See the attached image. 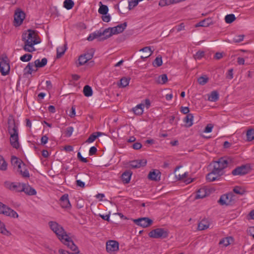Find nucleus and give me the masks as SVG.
Instances as JSON below:
<instances>
[{
  "instance_id": "28",
  "label": "nucleus",
  "mask_w": 254,
  "mask_h": 254,
  "mask_svg": "<svg viewBox=\"0 0 254 254\" xmlns=\"http://www.w3.org/2000/svg\"><path fill=\"white\" fill-rule=\"evenodd\" d=\"M102 135V133L100 132H96L91 134L88 139L86 140V142L90 143L95 141V140L99 136Z\"/></svg>"
},
{
  "instance_id": "63",
  "label": "nucleus",
  "mask_w": 254,
  "mask_h": 254,
  "mask_svg": "<svg viewBox=\"0 0 254 254\" xmlns=\"http://www.w3.org/2000/svg\"><path fill=\"white\" fill-rule=\"evenodd\" d=\"M248 234L254 238V227H250L248 230Z\"/></svg>"
},
{
  "instance_id": "57",
  "label": "nucleus",
  "mask_w": 254,
  "mask_h": 254,
  "mask_svg": "<svg viewBox=\"0 0 254 254\" xmlns=\"http://www.w3.org/2000/svg\"><path fill=\"white\" fill-rule=\"evenodd\" d=\"M142 144L139 142H135L132 145V147L135 150L139 149L141 148Z\"/></svg>"
},
{
  "instance_id": "9",
  "label": "nucleus",
  "mask_w": 254,
  "mask_h": 254,
  "mask_svg": "<svg viewBox=\"0 0 254 254\" xmlns=\"http://www.w3.org/2000/svg\"><path fill=\"white\" fill-rule=\"evenodd\" d=\"M10 65L7 57L0 59V71L3 76L9 74Z\"/></svg>"
},
{
  "instance_id": "62",
  "label": "nucleus",
  "mask_w": 254,
  "mask_h": 254,
  "mask_svg": "<svg viewBox=\"0 0 254 254\" xmlns=\"http://www.w3.org/2000/svg\"><path fill=\"white\" fill-rule=\"evenodd\" d=\"M48 139L49 138L47 135L43 136L41 139V143L43 144H46L48 142Z\"/></svg>"
},
{
  "instance_id": "20",
  "label": "nucleus",
  "mask_w": 254,
  "mask_h": 254,
  "mask_svg": "<svg viewBox=\"0 0 254 254\" xmlns=\"http://www.w3.org/2000/svg\"><path fill=\"white\" fill-rule=\"evenodd\" d=\"M148 178L153 181H158L160 178V172L158 170H154L149 172Z\"/></svg>"
},
{
  "instance_id": "35",
  "label": "nucleus",
  "mask_w": 254,
  "mask_h": 254,
  "mask_svg": "<svg viewBox=\"0 0 254 254\" xmlns=\"http://www.w3.org/2000/svg\"><path fill=\"white\" fill-rule=\"evenodd\" d=\"M0 233L7 236H9L11 234V233L5 228L4 224L1 221H0Z\"/></svg>"
},
{
  "instance_id": "25",
  "label": "nucleus",
  "mask_w": 254,
  "mask_h": 254,
  "mask_svg": "<svg viewBox=\"0 0 254 254\" xmlns=\"http://www.w3.org/2000/svg\"><path fill=\"white\" fill-rule=\"evenodd\" d=\"M11 163L14 165H17L18 169H21L22 167H24V168L25 167V164L22 163L21 160H19L18 158L15 156H12L11 157Z\"/></svg>"
},
{
  "instance_id": "45",
  "label": "nucleus",
  "mask_w": 254,
  "mask_h": 254,
  "mask_svg": "<svg viewBox=\"0 0 254 254\" xmlns=\"http://www.w3.org/2000/svg\"><path fill=\"white\" fill-rule=\"evenodd\" d=\"M162 64V59L161 57H157L153 62V65L155 67L160 66Z\"/></svg>"
},
{
  "instance_id": "60",
  "label": "nucleus",
  "mask_w": 254,
  "mask_h": 254,
  "mask_svg": "<svg viewBox=\"0 0 254 254\" xmlns=\"http://www.w3.org/2000/svg\"><path fill=\"white\" fill-rule=\"evenodd\" d=\"M76 186L80 188H83L85 187V183L80 180L76 181Z\"/></svg>"
},
{
  "instance_id": "26",
  "label": "nucleus",
  "mask_w": 254,
  "mask_h": 254,
  "mask_svg": "<svg viewBox=\"0 0 254 254\" xmlns=\"http://www.w3.org/2000/svg\"><path fill=\"white\" fill-rule=\"evenodd\" d=\"M193 116L191 114H188L184 119V122L188 127H190L193 125Z\"/></svg>"
},
{
  "instance_id": "27",
  "label": "nucleus",
  "mask_w": 254,
  "mask_h": 254,
  "mask_svg": "<svg viewBox=\"0 0 254 254\" xmlns=\"http://www.w3.org/2000/svg\"><path fill=\"white\" fill-rule=\"evenodd\" d=\"M212 20L211 18H206L195 25V27H207L212 24Z\"/></svg>"
},
{
  "instance_id": "59",
  "label": "nucleus",
  "mask_w": 254,
  "mask_h": 254,
  "mask_svg": "<svg viewBox=\"0 0 254 254\" xmlns=\"http://www.w3.org/2000/svg\"><path fill=\"white\" fill-rule=\"evenodd\" d=\"M102 19L104 22H108L110 21L111 17L109 15H103L102 16Z\"/></svg>"
},
{
  "instance_id": "64",
  "label": "nucleus",
  "mask_w": 254,
  "mask_h": 254,
  "mask_svg": "<svg viewBox=\"0 0 254 254\" xmlns=\"http://www.w3.org/2000/svg\"><path fill=\"white\" fill-rule=\"evenodd\" d=\"M177 31L178 32L181 31L185 29V25L184 23H181L179 25L176 27Z\"/></svg>"
},
{
  "instance_id": "22",
  "label": "nucleus",
  "mask_w": 254,
  "mask_h": 254,
  "mask_svg": "<svg viewBox=\"0 0 254 254\" xmlns=\"http://www.w3.org/2000/svg\"><path fill=\"white\" fill-rule=\"evenodd\" d=\"M234 241V239L232 237H227L222 239L219 244L220 245H223V247H226L230 245Z\"/></svg>"
},
{
  "instance_id": "3",
  "label": "nucleus",
  "mask_w": 254,
  "mask_h": 254,
  "mask_svg": "<svg viewBox=\"0 0 254 254\" xmlns=\"http://www.w3.org/2000/svg\"><path fill=\"white\" fill-rule=\"evenodd\" d=\"M213 163V168L206 177L208 182H213L218 180L219 177L224 174L223 169L227 167L228 162L224 158H221L218 161H214Z\"/></svg>"
},
{
  "instance_id": "54",
  "label": "nucleus",
  "mask_w": 254,
  "mask_h": 254,
  "mask_svg": "<svg viewBox=\"0 0 254 254\" xmlns=\"http://www.w3.org/2000/svg\"><path fill=\"white\" fill-rule=\"evenodd\" d=\"M213 126L212 124H208L204 128V132L205 133H209L212 131Z\"/></svg>"
},
{
  "instance_id": "41",
  "label": "nucleus",
  "mask_w": 254,
  "mask_h": 254,
  "mask_svg": "<svg viewBox=\"0 0 254 254\" xmlns=\"http://www.w3.org/2000/svg\"><path fill=\"white\" fill-rule=\"evenodd\" d=\"M236 19L235 16L234 14H227L225 17V20L227 23H231Z\"/></svg>"
},
{
  "instance_id": "29",
  "label": "nucleus",
  "mask_w": 254,
  "mask_h": 254,
  "mask_svg": "<svg viewBox=\"0 0 254 254\" xmlns=\"http://www.w3.org/2000/svg\"><path fill=\"white\" fill-rule=\"evenodd\" d=\"M219 99V94L216 91H212L209 95L208 100L211 102H216Z\"/></svg>"
},
{
  "instance_id": "7",
  "label": "nucleus",
  "mask_w": 254,
  "mask_h": 254,
  "mask_svg": "<svg viewBox=\"0 0 254 254\" xmlns=\"http://www.w3.org/2000/svg\"><path fill=\"white\" fill-rule=\"evenodd\" d=\"M0 213L12 218H18V214L16 211L0 202Z\"/></svg>"
},
{
  "instance_id": "37",
  "label": "nucleus",
  "mask_w": 254,
  "mask_h": 254,
  "mask_svg": "<svg viewBox=\"0 0 254 254\" xmlns=\"http://www.w3.org/2000/svg\"><path fill=\"white\" fill-rule=\"evenodd\" d=\"M83 93L86 97H90L92 95L93 91L91 87L89 85H85L83 88Z\"/></svg>"
},
{
  "instance_id": "21",
  "label": "nucleus",
  "mask_w": 254,
  "mask_h": 254,
  "mask_svg": "<svg viewBox=\"0 0 254 254\" xmlns=\"http://www.w3.org/2000/svg\"><path fill=\"white\" fill-rule=\"evenodd\" d=\"M132 172L130 171H126L122 175V180L124 184H127L130 182Z\"/></svg>"
},
{
  "instance_id": "39",
  "label": "nucleus",
  "mask_w": 254,
  "mask_h": 254,
  "mask_svg": "<svg viewBox=\"0 0 254 254\" xmlns=\"http://www.w3.org/2000/svg\"><path fill=\"white\" fill-rule=\"evenodd\" d=\"M7 168V163L6 162L3 157L0 155V170L5 171Z\"/></svg>"
},
{
  "instance_id": "13",
  "label": "nucleus",
  "mask_w": 254,
  "mask_h": 254,
  "mask_svg": "<svg viewBox=\"0 0 254 254\" xmlns=\"http://www.w3.org/2000/svg\"><path fill=\"white\" fill-rule=\"evenodd\" d=\"M25 17V14L23 11L21 10L16 11L14 17V25L15 26H20L23 22Z\"/></svg>"
},
{
  "instance_id": "58",
  "label": "nucleus",
  "mask_w": 254,
  "mask_h": 254,
  "mask_svg": "<svg viewBox=\"0 0 254 254\" xmlns=\"http://www.w3.org/2000/svg\"><path fill=\"white\" fill-rule=\"evenodd\" d=\"M97 148L95 146L91 147L89 151V154L90 156L94 155L97 152Z\"/></svg>"
},
{
  "instance_id": "49",
  "label": "nucleus",
  "mask_w": 254,
  "mask_h": 254,
  "mask_svg": "<svg viewBox=\"0 0 254 254\" xmlns=\"http://www.w3.org/2000/svg\"><path fill=\"white\" fill-rule=\"evenodd\" d=\"M244 37L245 35L243 34L237 35L233 38V42L234 43H240L243 41Z\"/></svg>"
},
{
  "instance_id": "48",
  "label": "nucleus",
  "mask_w": 254,
  "mask_h": 254,
  "mask_svg": "<svg viewBox=\"0 0 254 254\" xmlns=\"http://www.w3.org/2000/svg\"><path fill=\"white\" fill-rule=\"evenodd\" d=\"M85 56H84V55H81L79 56L78 58L79 65H83L84 64L87 62V60L85 58Z\"/></svg>"
},
{
  "instance_id": "10",
  "label": "nucleus",
  "mask_w": 254,
  "mask_h": 254,
  "mask_svg": "<svg viewBox=\"0 0 254 254\" xmlns=\"http://www.w3.org/2000/svg\"><path fill=\"white\" fill-rule=\"evenodd\" d=\"M22 184L19 183H11L10 182H4V186L9 190L15 192H21Z\"/></svg>"
},
{
  "instance_id": "1",
  "label": "nucleus",
  "mask_w": 254,
  "mask_h": 254,
  "mask_svg": "<svg viewBox=\"0 0 254 254\" xmlns=\"http://www.w3.org/2000/svg\"><path fill=\"white\" fill-rule=\"evenodd\" d=\"M49 226L51 229L56 234L61 242L66 245L71 251L76 250L77 247L67 235L66 232L61 225L55 221H50Z\"/></svg>"
},
{
  "instance_id": "32",
  "label": "nucleus",
  "mask_w": 254,
  "mask_h": 254,
  "mask_svg": "<svg viewBox=\"0 0 254 254\" xmlns=\"http://www.w3.org/2000/svg\"><path fill=\"white\" fill-rule=\"evenodd\" d=\"M140 51H142L144 53H148V54H146L145 56H141L140 57L141 59L143 60H144L145 59L148 58L149 56L151 55L153 53V51H151L150 48L149 47H145L139 50Z\"/></svg>"
},
{
  "instance_id": "56",
  "label": "nucleus",
  "mask_w": 254,
  "mask_h": 254,
  "mask_svg": "<svg viewBox=\"0 0 254 254\" xmlns=\"http://www.w3.org/2000/svg\"><path fill=\"white\" fill-rule=\"evenodd\" d=\"M77 158L80 160V161L82 162L87 163L88 162V160L86 158L82 156L80 152L77 153Z\"/></svg>"
},
{
  "instance_id": "38",
  "label": "nucleus",
  "mask_w": 254,
  "mask_h": 254,
  "mask_svg": "<svg viewBox=\"0 0 254 254\" xmlns=\"http://www.w3.org/2000/svg\"><path fill=\"white\" fill-rule=\"evenodd\" d=\"M101 32L98 31H96L93 33H91L87 38L89 41H92L94 39L100 37Z\"/></svg>"
},
{
  "instance_id": "40",
  "label": "nucleus",
  "mask_w": 254,
  "mask_h": 254,
  "mask_svg": "<svg viewBox=\"0 0 254 254\" xmlns=\"http://www.w3.org/2000/svg\"><path fill=\"white\" fill-rule=\"evenodd\" d=\"M247 140L249 141H252L254 139V129H250L247 132Z\"/></svg>"
},
{
  "instance_id": "31",
  "label": "nucleus",
  "mask_w": 254,
  "mask_h": 254,
  "mask_svg": "<svg viewBox=\"0 0 254 254\" xmlns=\"http://www.w3.org/2000/svg\"><path fill=\"white\" fill-rule=\"evenodd\" d=\"M206 196V191L205 189L202 188L198 190L195 196V199L202 198Z\"/></svg>"
},
{
  "instance_id": "18",
  "label": "nucleus",
  "mask_w": 254,
  "mask_h": 254,
  "mask_svg": "<svg viewBox=\"0 0 254 254\" xmlns=\"http://www.w3.org/2000/svg\"><path fill=\"white\" fill-rule=\"evenodd\" d=\"M24 192L25 193L28 195H35L36 194V191L35 189L31 188L29 186H27L25 184H22L21 192Z\"/></svg>"
},
{
  "instance_id": "4",
  "label": "nucleus",
  "mask_w": 254,
  "mask_h": 254,
  "mask_svg": "<svg viewBox=\"0 0 254 254\" xmlns=\"http://www.w3.org/2000/svg\"><path fill=\"white\" fill-rule=\"evenodd\" d=\"M8 132L10 134V144L13 148L18 149L20 146L18 139V127L15 125L13 120L8 119Z\"/></svg>"
},
{
  "instance_id": "43",
  "label": "nucleus",
  "mask_w": 254,
  "mask_h": 254,
  "mask_svg": "<svg viewBox=\"0 0 254 254\" xmlns=\"http://www.w3.org/2000/svg\"><path fill=\"white\" fill-rule=\"evenodd\" d=\"M108 7L106 5H102L100 6L99 9H98V12L100 14L105 15L108 12Z\"/></svg>"
},
{
  "instance_id": "34",
  "label": "nucleus",
  "mask_w": 254,
  "mask_h": 254,
  "mask_svg": "<svg viewBox=\"0 0 254 254\" xmlns=\"http://www.w3.org/2000/svg\"><path fill=\"white\" fill-rule=\"evenodd\" d=\"M74 5V2L72 0H65L63 2V6L67 10L72 8Z\"/></svg>"
},
{
  "instance_id": "14",
  "label": "nucleus",
  "mask_w": 254,
  "mask_h": 254,
  "mask_svg": "<svg viewBox=\"0 0 254 254\" xmlns=\"http://www.w3.org/2000/svg\"><path fill=\"white\" fill-rule=\"evenodd\" d=\"M119 250V243L114 240H110L106 243V250L108 253H112Z\"/></svg>"
},
{
  "instance_id": "53",
  "label": "nucleus",
  "mask_w": 254,
  "mask_h": 254,
  "mask_svg": "<svg viewBox=\"0 0 254 254\" xmlns=\"http://www.w3.org/2000/svg\"><path fill=\"white\" fill-rule=\"evenodd\" d=\"M73 127H68L66 128L65 135L67 137H70L73 131Z\"/></svg>"
},
{
  "instance_id": "55",
  "label": "nucleus",
  "mask_w": 254,
  "mask_h": 254,
  "mask_svg": "<svg viewBox=\"0 0 254 254\" xmlns=\"http://www.w3.org/2000/svg\"><path fill=\"white\" fill-rule=\"evenodd\" d=\"M226 77L228 79H231L233 78V69L232 68L229 69L226 74Z\"/></svg>"
},
{
  "instance_id": "61",
  "label": "nucleus",
  "mask_w": 254,
  "mask_h": 254,
  "mask_svg": "<svg viewBox=\"0 0 254 254\" xmlns=\"http://www.w3.org/2000/svg\"><path fill=\"white\" fill-rule=\"evenodd\" d=\"M181 111L184 114H188L190 109L188 107H182Z\"/></svg>"
},
{
  "instance_id": "50",
  "label": "nucleus",
  "mask_w": 254,
  "mask_h": 254,
  "mask_svg": "<svg viewBox=\"0 0 254 254\" xmlns=\"http://www.w3.org/2000/svg\"><path fill=\"white\" fill-rule=\"evenodd\" d=\"M139 2V0H131L128 2V8L131 9L136 6Z\"/></svg>"
},
{
  "instance_id": "17",
  "label": "nucleus",
  "mask_w": 254,
  "mask_h": 254,
  "mask_svg": "<svg viewBox=\"0 0 254 254\" xmlns=\"http://www.w3.org/2000/svg\"><path fill=\"white\" fill-rule=\"evenodd\" d=\"M127 26V23L124 22L122 24H119L116 26L112 27V33L114 35L118 34L123 32Z\"/></svg>"
},
{
  "instance_id": "51",
  "label": "nucleus",
  "mask_w": 254,
  "mask_h": 254,
  "mask_svg": "<svg viewBox=\"0 0 254 254\" xmlns=\"http://www.w3.org/2000/svg\"><path fill=\"white\" fill-rule=\"evenodd\" d=\"M18 171L22 175L23 177L28 178L29 177V171L27 169H25L24 171L22 170V168L20 169H18Z\"/></svg>"
},
{
  "instance_id": "8",
  "label": "nucleus",
  "mask_w": 254,
  "mask_h": 254,
  "mask_svg": "<svg viewBox=\"0 0 254 254\" xmlns=\"http://www.w3.org/2000/svg\"><path fill=\"white\" fill-rule=\"evenodd\" d=\"M234 197L235 196L232 192L224 194L220 197L218 202L222 205H231L234 203L235 200H234Z\"/></svg>"
},
{
  "instance_id": "46",
  "label": "nucleus",
  "mask_w": 254,
  "mask_h": 254,
  "mask_svg": "<svg viewBox=\"0 0 254 254\" xmlns=\"http://www.w3.org/2000/svg\"><path fill=\"white\" fill-rule=\"evenodd\" d=\"M130 81V78L123 77L120 80L121 86L123 87H125L127 86Z\"/></svg>"
},
{
  "instance_id": "47",
  "label": "nucleus",
  "mask_w": 254,
  "mask_h": 254,
  "mask_svg": "<svg viewBox=\"0 0 254 254\" xmlns=\"http://www.w3.org/2000/svg\"><path fill=\"white\" fill-rule=\"evenodd\" d=\"M233 191L236 194L241 195L244 194L245 192V190L239 186L234 187Z\"/></svg>"
},
{
  "instance_id": "23",
  "label": "nucleus",
  "mask_w": 254,
  "mask_h": 254,
  "mask_svg": "<svg viewBox=\"0 0 254 254\" xmlns=\"http://www.w3.org/2000/svg\"><path fill=\"white\" fill-rule=\"evenodd\" d=\"M210 224L207 219H202L198 224V230H204L209 228Z\"/></svg>"
},
{
  "instance_id": "24",
  "label": "nucleus",
  "mask_w": 254,
  "mask_h": 254,
  "mask_svg": "<svg viewBox=\"0 0 254 254\" xmlns=\"http://www.w3.org/2000/svg\"><path fill=\"white\" fill-rule=\"evenodd\" d=\"M67 44H64L63 46L59 47L57 48V58H61L65 53L67 49Z\"/></svg>"
},
{
  "instance_id": "30",
  "label": "nucleus",
  "mask_w": 254,
  "mask_h": 254,
  "mask_svg": "<svg viewBox=\"0 0 254 254\" xmlns=\"http://www.w3.org/2000/svg\"><path fill=\"white\" fill-rule=\"evenodd\" d=\"M143 107L144 105L142 104L137 105L132 109L134 113L136 115H141L143 112Z\"/></svg>"
},
{
  "instance_id": "52",
  "label": "nucleus",
  "mask_w": 254,
  "mask_h": 254,
  "mask_svg": "<svg viewBox=\"0 0 254 254\" xmlns=\"http://www.w3.org/2000/svg\"><path fill=\"white\" fill-rule=\"evenodd\" d=\"M204 56L203 51H199L194 55V58L196 60H200Z\"/></svg>"
},
{
  "instance_id": "19",
  "label": "nucleus",
  "mask_w": 254,
  "mask_h": 254,
  "mask_svg": "<svg viewBox=\"0 0 254 254\" xmlns=\"http://www.w3.org/2000/svg\"><path fill=\"white\" fill-rule=\"evenodd\" d=\"M99 32H101L100 37L102 36H104V37L102 38V40L106 39L112 36L113 35H114L112 33V27L107 28L105 30L100 29Z\"/></svg>"
},
{
  "instance_id": "2",
  "label": "nucleus",
  "mask_w": 254,
  "mask_h": 254,
  "mask_svg": "<svg viewBox=\"0 0 254 254\" xmlns=\"http://www.w3.org/2000/svg\"><path fill=\"white\" fill-rule=\"evenodd\" d=\"M37 34L34 30L28 29L22 36V40L24 42L23 50L27 52L32 53L36 51L34 45L40 43L37 38Z\"/></svg>"
},
{
  "instance_id": "16",
  "label": "nucleus",
  "mask_w": 254,
  "mask_h": 254,
  "mask_svg": "<svg viewBox=\"0 0 254 254\" xmlns=\"http://www.w3.org/2000/svg\"><path fill=\"white\" fill-rule=\"evenodd\" d=\"M60 204L62 207L64 208H70L71 205L68 199V195L64 194L60 198Z\"/></svg>"
},
{
  "instance_id": "36",
  "label": "nucleus",
  "mask_w": 254,
  "mask_h": 254,
  "mask_svg": "<svg viewBox=\"0 0 254 254\" xmlns=\"http://www.w3.org/2000/svg\"><path fill=\"white\" fill-rule=\"evenodd\" d=\"M174 4V0H160L159 1L158 5L161 7H164Z\"/></svg>"
},
{
  "instance_id": "11",
  "label": "nucleus",
  "mask_w": 254,
  "mask_h": 254,
  "mask_svg": "<svg viewBox=\"0 0 254 254\" xmlns=\"http://www.w3.org/2000/svg\"><path fill=\"white\" fill-rule=\"evenodd\" d=\"M249 172V167L246 165H242L237 167L232 172L233 176H243L248 174Z\"/></svg>"
},
{
  "instance_id": "33",
  "label": "nucleus",
  "mask_w": 254,
  "mask_h": 254,
  "mask_svg": "<svg viewBox=\"0 0 254 254\" xmlns=\"http://www.w3.org/2000/svg\"><path fill=\"white\" fill-rule=\"evenodd\" d=\"M168 80L167 75L166 74H162L159 76L156 80V82L158 84H164L167 82Z\"/></svg>"
},
{
  "instance_id": "15",
  "label": "nucleus",
  "mask_w": 254,
  "mask_h": 254,
  "mask_svg": "<svg viewBox=\"0 0 254 254\" xmlns=\"http://www.w3.org/2000/svg\"><path fill=\"white\" fill-rule=\"evenodd\" d=\"M146 163L147 161L145 159L136 160L130 161L129 162V166L133 169L139 168L141 167L145 166Z\"/></svg>"
},
{
  "instance_id": "12",
  "label": "nucleus",
  "mask_w": 254,
  "mask_h": 254,
  "mask_svg": "<svg viewBox=\"0 0 254 254\" xmlns=\"http://www.w3.org/2000/svg\"><path fill=\"white\" fill-rule=\"evenodd\" d=\"M134 222L137 225L146 228L151 225L153 221L147 217H142L133 220Z\"/></svg>"
},
{
  "instance_id": "5",
  "label": "nucleus",
  "mask_w": 254,
  "mask_h": 254,
  "mask_svg": "<svg viewBox=\"0 0 254 254\" xmlns=\"http://www.w3.org/2000/svg\"><path fill=\"white\" fill-rule=\"evenodd\" d=\"M47 59L46 58H43L41 61L39 59L36 60L34 63H29L24 68L25 74H31L33 71L36 72L38 68L45 66L47 64Z\"/></svg>"
},
{
  "instance_id": "42",
  "label": "nucleus",
  "mask_w": 254,
  "mask_h": 254,
  "mask_svg": "<svg viewBox=\"0 0 254 254\" xmlns=\"http://www.w3.org/2000/svg\"><path fill=\"white\" fill-rule=\"evenodd\" d=\"M32 58V55L30 54H26L20 58V60L23 62H29Z\"/></svg>"
},
{
  "instance_id": "6",
  "label": "nucleus",
  "mask_w": 254,
  "mask_h": 254,
  "mask_svg": "<svg viewBox=\"0 0 254 254\" xmlns=\"http://www.w3.org/2000/svg\"><path fill=\"white\" fill-rule=\"evenodd\" d=\"M169 232L163 228H156L151 231L148 235L150 238L159 239L166 238L168 236Z\"/></svg>"
},
{
  "instance_id": "44",
  "label": "nucleus",
  "mask_w": 254,
  "mask_h": 254,
  "mask_svg": "<svg viewBox=\"0 0 254 254\" xmlns=\"http://www.w3.org/2000/svg\"><path fill=\"white\" fill-rule=\"evenodd\" d=\"M197 81L199 84L203 85L208 82V78L206 75L201 76L198 78Z\"/></svg>"
}]
</instances>
